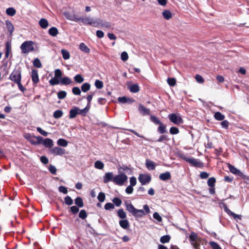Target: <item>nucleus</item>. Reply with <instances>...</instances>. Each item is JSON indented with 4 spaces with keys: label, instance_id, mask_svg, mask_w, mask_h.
I'll list each match as a JSON object with an SVG mask.
<instances>
[{
    "label": "nucleus",
    "instance_id": "obj_1",
    "mask_svg": "<svg viewBox=\"0 0 249 249\" xmlns=\"http://www.w3.org/2000/svg\"><path fill=\"white\" fill-rule=\"evenodd\" d=\"M189 240L195 249H200L199 246L202 242V239L198 237L196 233L193 231L191 232L189 236Z\"/></svg>",
    "mask_w": 249,
    "mask_h": 249
},
{
    "label": "nucleus",
    "instance_id": "obj_2",
    "mask_svg": "<svg viewBox=\"0 0 249 249\" xmlns=\"http://www.w3.org/2000/svg\"><path fill=\"white\" fill-rule=\"evenodd\" d=\"M34 45V42L32 41H24L20 47L22 53L26 54L33 52L35 50Z\"/></svg>",
    "mask_w": 249,
    "mask_h": 249
},
{
    "label": "nucleus",
    "instance_id": "obj_3",
    "mask_svg": "<svg viewBox=\"0 0 249 249\" xmlns=\"http://www.w3.org/2000/svg\"><path fill=\"white\" fill-rule=\"evenodd\" d=\"M127 180V177L126 175L122 173L114 177L113 182L121 186Z\"/></svg>",
    "mask_w": 249,
    "mask_h": 249
},
{
    "label": "nucleus",
    "instance_id": "obj_4",
    "mask_svg": "<svg viewBox=\"0 0 249 249\" xmlns=\"http://www.w3.org/2000/svg\"><path fill=\"white\" fill-rule=\"evenodd\" d=\"M21 71L18 69H15L9 77V79L15 83H18V81H21Z\"/></svg>",
    "mask_w": 249,
    "mask_h": 249
},
{
    "label": "nucleus",
    "instance_id": "obj_5",
    "mask_svg": "<svg viewBox=\"0 0 249 249\" xmlns=\"http://www.w3.org/2000/svg\"><path fill=\"white\" fill-rule=\"evenodd\" d=\"M94 27H98L101 28H110V23L107 21L103 20L100 18L95 19Z\"/></svg>",
    "mask_w": 249,
    "mask_h": 249
},
{
    "label": "nucleus",
    "instance_id": "obj_6",
    "mask_svg": "<svg viewBox=\"0 0 249 249\" xmlns=\"http://www.w3.org/2000/svg\"><path fill=\"white\" fill-rule=\"evenodd\" d=\"M168 117L170 121L175 124H179L183 123V120L179 115L172 113L169 115Z\"/></svg>",
    "mask_w": 249,
    "mask_h": 249
},
{
    "label": "nucleus",
    "instance_id": "obj_7",
    "mask_svg": "<svg viewBox=\"0 0 249 249\" xmlns=\"http://www.w3.org/2000/svg\"><path fill=\"white\" fill-rule=\"evenodd\" d=\"M228 167L230 171L232 173L236 175L237 176L240 177L243 179H248V177L247 176L244 175L239 170L237 169L234 166L229 164Z\"/></svg>",
    "mask_w": 249,
    "mask_h": 249
},
{
    "label": "nucleus",
    "instance_id": "obj_8",
    "mask_svg": "<svg viewBox=\"0 0 249 249\" xmlns=\"http://www.w3.org/2000/svg\"><path fill=\"white\" fill-rule=\"evenodd\" d=\"M77 20L81 21L85 25H92L94 26V24H95V19L90 17L79 18H77Z\"/></svg>",
    "mask_w": 249,
    "mask_h": 249
},
{
    "label": "nucleus",
    "instance_id": "obj_9",
    "mask_svg": "<svg viewBox=\"0 0 249 249\" xmlns=\"http://www.w3.org/2000/svg\"><path fill=\"white\" fill-rule=\"evenodd\" d=\"M138 179L142 185H145L149 183L151 181V178L149 175L140 174L138 177Z\"/></svg>",
    "mask_w": 249,
    "mask_h": 249
},
{
    "label": "nucleus",
    "instance_id": "obj_10",
    "mask_svg": "<svg viewBox=\"0 0 249 249\" xmlns=\"http://www.w3.org/2000/svg\"><path fill=\"white\" fill-rule=\"evenodd\" d=\"M185 160L194 166L201 167L203 166V163L198 160L194 158H186Z\"/></svg>",
    "mask_w": 249,
    "mask_h": 249
},
{
    "label": "nucleus",
    "instance_id": "obj_11",
    "mask_svg": "<svg viewBox=\"0 0 249 249\" xmlns=\"http://www.w3.org/2000/svg\"><path fill=\"white\" fill-rule=\"evenodd\" d=\"M50 151L54 156L62 155L65 153V150L59 147H54L51 149Z\"/></svg>",
    "mask_w": 249,
    "mask_h": 249
},
{
    "label": "nucleus",
    "instance_id": "obj_12",
    "mask_svg": "<svg viewBox=\"0 0 249 249\" xmlns=\"http://www.w3.org/2000/svg\"><path fill=\"white\" fill-rule=\"evenodd\" d=\"M114 178V175L112 172L106 173L104 176V182L107 183L111 181L113 182Z\"/></svg>",
    "mask_w": 249,
    "mask_h": 249
},
{
    "label": "nucleus",
    "instance_id": "obj_13",
    "mask_svg": "<svg viewBox=\"0 0 249 249\" xmlns=\"http://www.w3.org/2000/svg\"><path fill=\"white\" fill-rule=\"evenodd\" d=\"M138 110L142 115H148L150 114V109L146 108L142 104H139Z\"/></svg>",
    "mask_w": 249,
    "mask_h": 249
},
{
    "label": "nucleus",
    "instance_id": "obj_14",
    "mask_svg": "<svg viewBox=\"0 0 249 249\" xmlns=\"http://www.w3.org/2000/svg\"><path fill=\"white\" fill-rule=\"evenodd\" d=\"M31 77L32 81L34 84H36L39 82L38 74L37 71L36 70H33L32 71Z\"/></svg>",
    "mask_w": 249,
    "mask_h": 249
},
{
    "label": "nucleus",
    "instance_id": "obj_15",
    "mask_svg": "<svg viewBox=\"0 0 249 249\" xmlns=\"http://www.w3.org/2000/svg\"><path fill=\"white\" fill-rule=\"evenodd\" d=\"M43 144L45 147L52 148L53 145V142L52 139L46 138L43 141Z\"/></svg>",
    "mask_w": 249,
    "mask_h": 249
},
{
    "label": "nucleus",
    "instance_id": "obj_16",
    "mask_svg": "<svg viewBox=\"0 0 249 249\" xmlns=\"http://www.w3.org/2000/svg\"><path fill=\"white\" fill-rule=\"evenodd\" d=\"M171 178V176L169 172H166L165 173H162L159 176L160 179L163 181L169 179Z\"/></svg>",
    "mask_w": 249,
    "mask_h": 249
},
{
    "label": "nucleus",
    "instance_id": "obj_17",
    "mask_svg": "<svg viewBox=\"0 0 249 249\" xmlns=\"http://www.w3.org/2000/svg\"><path fill=\"white\" fill-rule=\"evenodd\" d=\"M118 100L120 103H123V104H124L126 103H131L134 102V100L133 99L128 98L125 96L119 97Z\"/></svg>",
    "mask_w": 249,
    "mask_h": 249
},
{
    "label": "nucleus",
    "instance_id": "obj_18",
    "mask_svg": "<svg viewBox=\"0 0 249 249\" xmlns=\"http://www.w3.org/2000/svg\"><path fill=\"white\" fill-rule=\"evenodd\" d=\"M78 107H74L72 109H71L70 110V115H69V118L70 119H73L77 115H78Z\"/></svg>",
    "mask_w": 249,
    "mask_h": 249
},
{
    "label": "nucleus",
    "instance_id": "obj_19",
    "mask_svg": "<svg viewBox=\"0 0 249 249\" xmlns=\"http://www.w3.org/2000/svg\"><path fill=\"white\" fill-rule=\"evenodd\" d=\"M145 214V212L142 210H138L136 209L132 215L136 217H142Z\"/></svg>",
    "mask_w": 249,
    "mask_h": 249
},
{
    "label": "nucleus",
    "instance_id": "obj_20",
    "mask_svg": "<svg viewBox=\"0 0 249 249\" xmlns=\"http://www.w3.org/2000/svg\"><path fill=\"white\" fill-rule=\"evenodd\" d=\"M39 25L42 29H46L49 26V23L46 19L42 18L39 20Z\"/></svg>",
    "mask_w": 249,
    "mask_h": 249
},
{
    "label": "nucleus",
    "instance_id": "obj_21",
    "mask_svg": "<svg viewBox=\"0 0 249 249\" xmlns=\"http://www.w3.org/2000/svg\"><path fill=\"white\" fill-rule=\"evenodd\" d=\"M145 164L147 168L149 170H153L155 168V163L150 160H146Z\"/></svg>",
    "mask_w": 249,
    "mask_h": 249
},
{
    "label": "nucleus",
    "instance_id": "obj_22",
    "mask_svg": "<svg viewBox=\"0 0 249 249\" xmlns=\"http://www.w3.org/2000/svg\"><path fill=\"white\" fill-rule=\"evenodd\" d=\"M120 226L124 229H127L129 227V222L126 219L121 220L119 221Z\"/></svg>",
    "mask_w": 249,
    "mask_h": 249
},
{
    "label": "nucleus",
    "instance_id": "obj_23",
    "mask_svg": "<svg viewBox=\"0 0 249 249\" xmlns=\"http://www.w3.org/2000/svg\"><path fill=\"white\" fill-rule=\"evenodd\" d=\"M126 209V210L128 211L130 213L132 214L135 212L136 208L133 206V205L131 203H125Z\"/></svg>",
    "mask_w": 249,
    "mask_h": 249
},
{
    "label": "nucleus",
    "instance_id": "obj_24",
    "mask_svg": "<svg viewBox=\"0 0 249 249\" xmlns=\"http://www.w3.org/2000/svg\"><path fill=\"white\" fill-rule=\"evenodd\" d=\"M6 28H7L8 32L10 34V35H11L14 31V27L13 25L10 21H6Z\"/></svg>",
    "mask_w": 249,
    "mask_h": 249
},
{
    "label": "nucleus",
    "instance_id": "obj_25",
    "mask_svg": "<svg viewBox=\"0 0 249 249\" xmlns=\"http://www.w3.org/2000/svg\"><path fill=\"white\" fill-rule=\"evenodd\" d=\"M74 203L79 208L83 207L84 206L83 199L81 197H77L74 200Z\"/></svg>",
    "mask_w": 249,
    "mask_h": 249
},
{
    "label": "nucleus",
    "instance_id": "obj_26",
    "mask_svg": "<svg viewBox=\"0 0 249 249\" xmlns=\"http://www.w3.org/2000/svg\"><path fill=\"white\" fill-rule=\"evenodd\" d=\"M158 131L160 134H164L167 132L166 126L162 123L159 124Z\"/></svg>",
    "mask_w": 249,
    "mask_h": 249
},
{
    "label": "nucleus",
    "instance_id": "obj_27",
    "mask_svg": "<svg viewBox=\"0 0 249 249\" xmlns=\"http://www.w3.org/2000/svg\"><path fill=\"white\" fill-rule=\"evenodd\" d=\"M162 16L165 19L168 20L172 17V14L170 11L166 10L163 11Z\"/></svg>",
    "mask_w": 249,
    "mask_h": 249
},
{
    "label": "nucleus",
    "instance_id": "obj_28",
    "mask_svg": "<svg viewBox=\"0 0 249 249\" xmlns=\"http://www.w3.org/2000/svg\"><path fill=\"white\" fill-rule=\"evenodd\" d=\"M89 107H85L83 109H80L78 108V114H80L83 116H85L87 115V113L89 112Z\"/></svg>",
    "mask_w": 249,
    "mask_h": 249
},
{
    "label": "nucleus",
    "instance_id": "obj_29",
    "mask_svg": "<svg viewBox=\"0 0 249 249\" xmlns=\"http://www.w3.org/2000/svg\"><path fill=\"white\" fill-rule=\"evenodd\" d=\"M49 34L53 36H55L58 34V31L56 27H53L49 30Z\"/></svg>",
    "mask_w": 249,
    "mask_h": 249
},
{
    "label": "nucleus",
    "instance_id": "obj_30",
    "mask_svg": "<svg viewBox=\"0 0 249 249\" xmlns=\"http://www.w3.org/2000/svg\"><path fill=\"white\" fill-rule=\"evenodd\" d=\"M79 48L82 52L86 53H89L90 49L84 43H81L79 45Z\"/></svg>",
    "mask_w": 249,
    "mask_h": 249
},
{
    "label": "nucleus",
    "instance_id": "obj_31",
    "mask_svg": "<svg viewBox=\"0 0 249 249\" xmlns=\"http://www.w3.org/2000/svg\"><path fill=\"white\" fill-rule=\"evenodd\" d=\"M60 83L62 85H67L70 84L71 83V80L68 77H65L61 79Z\"/></svg>",
    "mask_w": 249,
    "mask_h": 249
},
{
    "label": "nucleus",
    "instance_id": "obj_32",
    "mask_svg": "<svg viewBox=\"0 0 249 249\" xmlns=\"http://www.w3.org/2000/svg\"><path fill=\"white\" fill-rule=\"evenodd\" d=\"M6 51H5V57H8L9 56V52L11 51V43L10 42H7L5 44Z\"/></svg>",
    "mask_w": 249,
    "mask_h": 249
},
{
    "label": "nucleus",
    "instance_id": "obj_33",
    "mask_svg": "<svg viewBox=\"0 0 249 249\" xmlns=\"http://www.w3.org/2000/svg\"><path fill=\"white\" fill-rule=\"evenodd\" d=\"M214 118L218 121H223L225 119V116L220 112H216L214 115Z\"/></svg>",
    "mask_w": 249,
    "mask_h": 249
},
{
    "label": "nucleus",
    "instance_id": "obj_34",
    "mask_svg": "<svg viewBox=\"0 0 249 249\" xmlns=\"http://www.w3.org/2000/svg\"><path fill=\"white\" fill-rule=\"evenodd\" d=\"M94 167L98 169H103L104 167V164L103 162L100 160H97L94 163Z\"/></svg>",
    "mask_w": 249,
    "mask_h": 249
},
{
    "label": "nucleus",
    "instance_id": "obj_35",
    "mask_svg": "<svg viewBox=\"0 0 249 249\" xmlns=\"http://www.w3.org/2000/svg\"><path fill=\"white\" fill-rule=\"evenodd\" d=\"M129 89L131 92H133V93L138 92L140 90L139 87L138 85H137V84H134V85L131 86L129 88Z\"/></svg>",
    "mask_w": 249,
    "mask_h": 249
},
{
    "label": "nucleus",
    "instance_id": "obj_36",
    "mask_svg": "<svg viewBox=\"0 0 249 249\" xmlns=\"http://www.w3.org/2000/svg\"><path fill=\"white\" fill-rule=\"evenodd\" d=\"M63 111L61 110H57L53 113V117L55 119H59L63 116Z\"/></svg>",
    "mask_w": 249,
    "mask_h": 249
},
{
    "label": "nucleus",
    "instance_id": "obj_37",
    "mask_svg": "<svg viewBox=\"0 0 249 249\" xmlns=\"http://www.w3.org/2000/svg\"><path fill=\"white\" fill-rule=\"evenodd\" d=\"M57 143L59 146L66 147L68 145V142L64 139H59L57 140Z\"/></svg>",
    "mask_w": 249,
    "mask_h": 249
},
{
    "label": "nucleus",
    "instance_id": "obj_38",
    "mask_svg": "<svg viewBox=\"0 0 249 249\" xmlns=\"http://www.w3.org/2000/svg\"><path fill=\"white\" fill-rule=\"evenodd\" d=\"M90 88V85L88 83H84L81 86V89L83 92H86L89 90Z\"/></svg>",
    "mask_w": 249,
    "mask_h": 249
},
{
    "label": "nucleus",
    "instance_id": "obj_39",
    "mask_svg": "<svg viewBox=\"0 0 249 249\" xmlns=\"http://www.w3.org/2000/svg\"><path fill=\"white\" fill-rule=\"evenodd\" d=\"M16 10L13 7H9L6 10V13L10 16H13L16 14Z\"/></svg>",
    "mask_w": 249,
    "mask_h": 249
},
{
    "label": "nucleus",
    "instance_id": "obj_40",
    "mask_svg": "<svg viewBox=\"0 0 249 249\" xmlns=\"http://www.w3.org/2000/svg\"><path fill=\"white\" fill-rule=\"evenodd\" d=\"M61 53H62L63 58L64 59L67 60L70 58V53L67 50H66L65 49H62L61 50Z\"/></svg>",
    "mask_w": 249,
    "mask_h": 249
},
{
    "label": "nucleus",
    "instance_id": "obj_41",
    "mask_svg": "<svg viewBox=\"0 0 249 249\" xmlns=\"http://www.w3.org/2000/svg\"><path fill=\"white\" fill-rule=\"evenodd\" d=\"M216 182L215 178L213 177L210 178L208 179L207 183L210 187H213Z\"/></svg>",
    "mask_w": 249,
    "mask_h": 249
},
{
    "label": "nucleus",
    "instance_id": "obj_42",
    "mask_svg": "<svg viewBox=\"0 0 249 249\" xmlns=\"http://www.w3.org/2000/svg\"><path fill=\"white\" fill-rule=\"evenodd\" d=\"M118 216L121 219H124L126 217V214L123 209H121L118 211Z\"/></svg>",
    "mask_w": 249,
    "mask_h": 249
},
{
    "label": "nucleus",
    "instance_id": "obj_43",
    "mask_svg": "<svg viewBox=\"0 0 249 249\" xmlns=\"http://www.w3.org/2000/svg\"><path fill=\"white\" fill-rule=\"evenodd\" d=\"M33 65L34 67H36V68H40L42 67V64H41V63L40 61V60L36 58H35L34 59V60L33 61Z\"/></svg>",
    "mask_w": 249,
    "mask_h": 249
},
{
    "label": "nucleus",
    "instance_id": "obj_44",
    "mask_svg": "<svg viewBox=\"0 0 249 249\" xmlns=\"http://www.w3.org/2000/svg\"><path fill=\"white\" fill-rule=\"evenodd\" d=\"M74 79L77 83H81L84 81V78L80 74H77L74 77Z\"/></svg>",
    "mask_w": 249,
    "mask_h": 249
},
{
    "label": "nucleus",
    "instance_id": "obj_45",
    "mask_svg": "<svg viewBox=\"0 0 249 249\" xmlns=\"http://www.w3.org/2000/svg\"><path fill=\"white\" fill-rule=\"evenodd\" d=\"M170 239V237L169 235H164L161 237L160 239V241L162 243H166L169 241Z\"/></svg>",
    "mask_w": 249,
    "mask_h": 249
},
{
    "label": "nucleus",
    "instance_id": "obj_46",
    "mask_svg": "<svg viewBox=\"0 0 249 249\" xmlns=\"http://www.w3.org/2000/svg\"><path fill=\"white\" fill-rule=\"evenodd\" d=\"M65 203L68 205H71L73 204V200L69 196H67L64 198Z\"/></svg>",
    "mask_w": 249,
    "mask_h": 249
},
{
    "label": "nucleus",
    "instance_id": "obj_47",
    "mask_svg": "<svg viewBox=\"0 0 249 249\" xmlns=\"http://www.w3.org/2000/svg\"><path fill=\"white\" fill-rule=\"evenodd\" d=\"M60 83L58 78L54 77L51 79L49 81V83L52 86L58 85Z\"/></svg>",
    "mask_w": 249,
    "mask_h": 249
},
{
    "label": "nucleus",
    "instance_id": "obj_48",
    "mask_svg": "<svg viewBox=\"0 0 249 249\" xmlns=\"http://www.w3.org/2000/svg\"><path fill=\"white\" fill-rule=\"evenodd\" d=\"M112 202L117 207H119L122 204V200L118 197H114Z\"/></svg>",
    "mask_w": 249,
    "mask_h": 249
},
{
    "label": "nucleus",
    "instance_id": "obj_49",
    "mask_svg": "<svg viewBox=\"0 0 249 249\" xmlns=\"http://www.w3.org/2000/svg\"><path fill=\"white\" fill-rule=\"evenodd\" d=\"M95 86L98 89H101L103 87V83L99 80H96L94 83Z\"/></svg>",
    "mask_w": 249,
    "mask_h": 249
},
{
    "label": "nucleus",
    "instance_id": "obj_50",
    "mask_svg": "<svg viewBox=\"0 0 249 249\" xmlns=\"http://www.w3.org/2000/svg\"><path fill=\"white\" fill-rule=\"evenodd\" d=\"M67 93L66 91L62 90L57 93V96L59 99H63L66 96Z\"/></svg>",
    "mask_w": 249,
    "mask_h": 249
},
{
    "label": "nucleus",
    "instance_id": "obj_51",
    "mask_svg": "<svg viewBox=\"0 0 249 249\" xmlns=\"http://www.w3.org/2000/svg\"><path fill=\"white\" fill-rule=\"evenodd\" d=\"M79 217L82 219H85L87 217L86 211L85 210H81L79 213Z\"/></svg>",
    "mask_w": 249,
    "mask_h": 249
},
{
    "label": "nucleus",
    "instance_id": "obj_52",
    "mask_svg": "<svg viewBox=\"0 0 249 249\" xmlns=\"http://www.w3.org/2000/svg\"><path fill=\"white\" fill-rule=\"evenodd\" d=\"M34 138L36 139V144H43L44 139L41 136H34Z\"/></svg>",
    "mask_w": 249,
    "mask_h": 249
},
{
    "label": "nucleus",
    "instance_id": "obj_53",
    "mask_svg": "<svg viewBox=\"0 0 249 249\" xmlns=\"http://www.w3.org/2000/svg\"><path fill=\"white\" fill-rule=\"evenodd\" d=\"M72 92L73 94L76 95H80L81 94V91L80 89L78 87H73L72 89Z\"/></svg>",
    "mask_w": 249,
    "mask_h": 249
},
{
    "label": "nucleus",
    "instance_id": "obj_54",
    "mask_svg": "<svg viewBox=\"0 0 249 249\" xmlns=\"http://www.w3.org/2000/svg\"><path fill=\"white\" fill-rule=\"evenodd\" d=\"M150 120L152 122L156 124H160L161 123L160 120L154 116H151L150 117Z\"/></svg>",
    "mask_w": 249,
    "mask_h": 249
},
{
    "label": "nucleus",
    "instance_id": "obj_55",
    "mask_svg": "<svg viewBox=\"0 0 249 249\" xmlns=\"http://www.w3.org/2000/svg\"><path fill=\"white\" fill-rule=\"evenodd\" d=\"M167 83L170 86H174L176 85V81L174 78H168Z\"/></svg>",
    "mask_w": 249,
    "mask_h": 249
},
{
    "label": "nucleus",
    "instance_id": "obj_56",
    "mask_svg": "<svg viewBox=\"0 0 249 249\" xmlns=\"http://www.w3.org/2000/svg\"><path fill=\"white\" fill-rule=\"evenodd\" d=\"M169 140V139L168 138V137L166 135H162L160 136L159 139H158L156 142H162L163 141H168Z\"/></svg>",
    "mask_w": 249,
    "mask_h": 249
},
{
    "label": "nucleus",
    "instance_id": "obj_57",
    "mask_svg": "<svg viewBox=\"0 0 249 249\" xmlns=\"http://www.w3.org/2000/svg\"><path fill=\"white\" fill-rule=\"evenodd\" d=\"M106 198L105 195L103 192H100L97 197V198L98 200L101 202H103L104 201Z\"/></svg>",
    "mask_w": 249,
    "mask_h": 249
},
{
    "label": "nucleus",
    "instance_id": "obj_58",
    "mask_svg": "<svg viewBox=\"0 0 249 249\" xmlns=\"http://www.w3.org/2000/svg\"><path fill=\"white\" fill-rule=\"evenodd\" d=\"M93 95H94L93 92L91 93V94L89 95L87 97V99L88 101V104H87V107H89V108L90 107V103H91V101L93 98Z\"/></svg>",
    "mask_w": 249,
    "mask_h": 249
},
{
    "label": "nucleus",
    "instance_id": "obj_59",
    "mask_svg": "<svg viewBox=\"0 0 249 249\" xmlns=\"http://www.w3.org/2000/svg\"><path fill=\"white\" fill-rule=\"evenodd\" d=\"M170 133L172 135L177 134L179 133V130L177 127L173 126L170 129Z\"/></svg>",
    "mask_w": 249,
    "mask_h": 249
},
{
    "label": "nucleus",
    "instance_id": "obj_60",
    "mask_svg": "<svg viewBox=\"0 0 249 249\" xmlns=\"http://www.w3.org/2000/svg\"><path fill=\"white\" fill-rule=\"evenodd\" d=\"M210 245L213 248V249H222L218 244L213 241L210 242Z\"/></svg>",
    "mask_w": 249,
    "mask_h": 249
},
{
    "label": "nucleus",
    "instance_id": "obj_61",
    "mask_svg": "<svg viewBox=\"0 0 249 249\" xmlns=\"http://www.w3.org/2000/svg\"><path fill=\"white\" fill-rule=\"evenodd\" d=\"M70 211L73 214H76L79 212L78 207L77 206H72L70 207Z\"/></svg>",
    "mask_w": 249,
    "mask_h": 249
},
{
    "label": "nucleus",
    "instance_id": "obj_62",
    "mask_svg": "<svg viewBox=\"0 0 249 249\" xmlns=\"http://www.w3.org/2000/svg\"><path fill=\"white\" fill-rule=\"evenodd\" d=\"M121 59L124 61H126L128 58V55L126 52H123L121 53Z\"/></svg>",
    "mask_w": 249,
    "mask_h": 249
},
{
    "label": "nucleus",
    "instance_id": "obj_63",
    "mask_svg": "<svg viewBox=\"0 0 249 249\" xmlns=\"http://www.w3.org/2000/svg\"><path fill=\"white\" fill-rule=\"evenodd\" d=\"M114 208V205L111 203H107L105 205V209L106 210H109L113 209Z\"/></svg>",
    "mask_w": 249,
    "mask_h": 249
},
{
    "label": "nucleus",
    "instance_id": "obj_64",
    "mask_svg": "<svg viewBox=\"0 0 249 249\" xmlns=\"http://www.w3.org/2000/svg\"><path fill=\"white\" fill-rule=\"evenodd\" d=\"M230 216H231L236 221H238V220H241L242 219L241 215L237 214L233 212H232Z\"/></svg>",
    "mask_w": 249,
    "mask_h": 249
}]
</instances>
